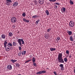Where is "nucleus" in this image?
Returning <instances> with one entry per match:
<instances>
[{"label": "nucleus", "mask_w": 75, "mask_h": 75, "mask_svg": "<svg viewBox=\"0 0 75 75\" xmlns=\"http://www.w3.org/2000/svg\"><path fill=\"white\" fill-rule=\"evenodd\" d=\"M58 59L59 62L64 63V59H62V53H59L58 55Z\"/></svg>", "instance_id": "obj_1"}, {"label": "nucleus", "mask_w": 75, "mask_h": 75, "mask_svg": "<svg viewBox=\"0 0 75 75\" xmlns=\"http://www.w3.org/2000/svg\"><path fill=\"white\" fill-rule=\"evenodd\" d=\"M18 42L20 46H21V42H22V44H24V40H23V39H18Z\"/></svg>", "instance_id": "obj_2"}, {"label": "nucleus", "mask_w": 75, "mask_h": 75, "mask_svg": "<svg viewBox=\"0 0 75 75\" xmlns=\"http://www.w3.org/2000/svg\"><path fill=\"white\" fill-rule=\"evenodd\" d=\"M11 2H12L11 0H6V4L8 6H9L11 4Z\"/></svg>", "instance_id": "obj_3"}, {"label": "nucleus", "mask_w": 75, "mask_h": 75, "mask_svg": "<svg viewBox=\"0 0 75 75\" xmlns=\"http://www.w3.org/2000/svg\"><path fill=\"white\" fill-rule=\"evenodd\" d=\"M11 22L12 23H14L17 21V19H16V18L14 17H12L11 19Z\"/></svg>", "instance_id": "obj_4"}, {"label": "nucleus", "mask_w": 75, "mask_h": 75, "mask_svg": "<svg viewBox=\"0 0 75 75\" xmlns=\"http://www.w3.org/2000/svg\"><path fill=\"white\" fill-rule=\"evenodd\" d=\"M69 26L71 27H73L74 26V22L73 21H70L69 23Z\"/></svg>", "instance_id": "obj_5"}, {"label": "nucleus", "mask_w": 75, "mask_h": 75, "mask_svg": "<svg viewBox=\"0 0 75 75\" xmlns=\"http://www.w3.org/2000/svg\"><path fill=\"white\" fill-rule=\"evenodd\" d=\"M4 48L6 49V51H10V47L9 46H8V45H7V46L4 47Z\"/></svg>", "instance_id": "obj_6"}, {"label": "nucleus", "mask_w": 75, "mask_h": 75, "mask_svg": "<svg viewBox=\"0 0 75 75\" xmlns=\"http://www.w3.org/2000/svg\"><path fill=\"white\" fill-rule=\"evenodd\" d=\"M7 68L9 70H11L12 69V66L11 64H9L7 66Z\"/></svg>", "instance_id": "obj_7"}, {"label": "nucleus", "mask_w": 75, "mask_h": 75, "mask_svg": "<svg viewBox=\"0 0 75 75\" xmlns=\"http://www.w3.org/2000/svg\"><path fill=\"white\" fill-rule=\"evenodd\" d=\"M61 10L62 13H63L65 12V11L66 10V9L65 8L63 7L61 9Z\"/></svg>", "instance_id": "obj_8"}, {"label": "nucleus", "mask_w": 75, "mask_h": 75, "mask_svg": "<svg viewBox=\"0 0 75 75\" xmlns=\"http://www.w3.org/2000/svg\"><path fill=\"white\" fill-rule=\"evenodd\" d=\"M59 66L61 67V70H62V71L64 70V65H63V64H61Z\"/></svg>", "instance_id": "obj_9"}, {"label": "nucleus", "mask_w": 75, "mask_h": 75, "mask_svg": "<svg viewBox=\"0 0 75 75\" xmlns=\"http://www.w3.org/2000/svg\"><path fill=\"white\" fill-rule=\"evenodd\" d=\"M18 5V3L17 2H15L14 3H13V7H16L17 6V5Z\"/></svg>", "instance_id": "obj_10"}, {"label": "nucleus", "mask_w": 75, "mask_h": 75, "mask_svg": "<svg viewBox=\"0 0 75 75\" xmlns=\"http://www.w3.org/2000/svg\"><path fill=\"white\" fill-rule=\"evenodd\" d=\"M39 3L40 4H43L44 3V0H39Z\"/></svg>", "instance_id": "obj_11"}, {"label": "nucleus", "mask_w": 75, "mask_h": 75, "mask_svg": "<svg viewBox=\"0 0 75 75\" xmlns=\"http://www.w3.org/2000/svg\"><path fill=\"white\" fill-rule=\"evenodd\" d=\"M7 42L6 41H5L4 42V47H6L8 45H7Z\"/></svg>", "instance_id": "obj_12"}, {"label": "nucleus", "mask_w": 75, "mask_h": 75, "mask_svg": "<svg viewBox=\"0 0 75 75\" xmlns=\"http://www.w3.org/2000/svg\"><path fill=\"white\" fill-rule=\"evenodd\" d=\"M67 32L68 33L69 35H71L72 34V33L71 31H69V30H68Z\"/></svg>", "instance_id": "obj_13"}, {"label": "nucleus", "mask_w": 75, "mask_h": 75, "mask_svg": "<svg viewBox=\"0 0 75 75\" xmlns=\"http://www.w3.org/2000/svg\"><path fill=\"white\" fill-rule=\"evenodd\" d=\"M23 20L24 22H26L27 23H29L30 22V21L28 20H27L25 18H23Z\"/></svg>", "instance_id": "obj_14"}, {"label": "nucleus", "mask_w": 75, "mask_h": 75, "mask_svg": "<svg viewBox=\"0 0 75 75\" xmlns=\"http://www.w3.org/2000/svg\"><path fill=\"white\" fill-rule=\"evenodd\" d=\"M45 37L46 39H48V38H49V37H50V36H49V35H48V34L45 35Z\"/></svg>", "instance_id": "obj_15"}, {"label": "nucleus", "mask_w": 75, "mask_h": 75, "mask_svg": "<svg viewBox=\"0 0 75 75\" xmlns=\"http://www.w3.org/2000/svg\"><path fill=\"white\" fill-rule=\"evenodd\" d=\"M6 37V35H4V34H2L1 35V38L2 39H5Z\"/></svg>", "instance_id": "obj_16"}, {"label": "nucleus", "mask_w": 75, "mask_h": 75, "mask_svg": "<svg viewBox=\"0 0 75 75\" xmlns=\"http://www.w3.org/2000/svg\"><path fill=\"white\" fill-rule=\"evenodd\" d=\"M50 50L51 51H55L56 49L55 48H50Z\"/></svg>", "instance_id": "obj_17"}, {"label": "nucleus", "mask_w": 75, "mask_h": 75, "mask_svg": "<svg viewBox=\"0 0 75 75\" xmlns=\"http://www.w3.org/2000/svg\"><path fill=\"white\" fill-rule=\"evenodd\" d=\"M11 61L13 63H14L15 62L17 61V60L12 59L11 60Z\"/></svg>", "instance_id": "obj_18"}, {"label": "nucleus", "mask_w": 75, "mask_h": 75, "mask_svg": "<svg viewBox=\"0 0 75 75\" xmlns=\"http://www.w3.org/2000/svg\"><path fill=\"white\" fill-rule=\"evenodd\" d=\"M70 41H73L74 40H73V38L72 37V36H70Z\"/></svg>", "instance_id": "obj_19"}, {"label": "nucleus", "mask_w": 75, "mask_h": 75, "mask_svg": "<svg viewBox=\"0 0 75 75\" xmlns=\"http://www.w3.org/2000/svg\"><path fill=\"white\" fill-rule=\"evenodd\" d=\"M45 12L46 13L47 15V16H48V15H49V11H48V10H46Z\"/></svg>", "instance_id": "obj_20"}, {"label": "nucleus", "mask_w": 75, "mask_h": 75, "mask_svg": "<svg viewBox=\"0 0 75 75\" xmlns=\"http://www.w3.org/2000/svg\"><path fill=\"white\" fill-rule=\"evenodd\" d=\"M8 46H10V47H12V46H13L12 43H10L9 42L8 43Z\"/></svg>", "instance_id": "obj_21"}, {"label": "nucleus", "mask_w": 75, "mask_h": 75, "mask_svg": "<svg viewBox=\"0 0 75 75\" xmlns=\"http://www.w3.org/2000/svg\"><path fill=\"white\" fill-rule=\"evenodd\" d=\"M38 17L37 15H35L32 16L33 18H37Z\"/></svg>", "instance_id": "obj_22"}, {"label": "nucleus", "mask_w": 75, "mask_h": 75, "mask_svg": "<svg viewBox=\"0 0 75 75\" xmlns=\"http://www.w3.org/2000/svg\"><path fill=\"white\" fill-rule=\"evenodd\" d=\"M22 54V52L20 51L19 53H18V55L19 56V57H21Z\"/></svg>", "instance_id": "obj_23"}, {"label": "nucleus", "mask_w": 75, "mask_h": 75, "mask_svg": "<svg viewBox=\"0 0 75 75\" xmlns=\"http://www.w3.org/2000/svg\"><path fill=\"white\" fill-rule=\"evenodd\" d=\"M38 22H40L39 19H38V20L35 22V24L36 25H37L38 24Z\"/></svg>", "instance_id": "obj_24"}, {"label": "nucleus", "mask_w": 75, "mask_h": 75, "mask_svg": "<svg viewBox=\"0 0 75 75\" xmlns=\"http://www.w3.org/2000/svg\"><path fill=\"white\" fill-rule=\"evenodd\" d=\"M25 54H26V51H24L23 52L22 55H25Z\"/></svg>", "instance_id": "obj_25"}, {"label": "nucleus", "mask_w": 75, "mask_h": 75, "mask_svg": "<svg viewBox=\"0 0 75 75\" xmlns=\"http://www.w3.org/2000/svg\"><path fill=\"white\" fill-rule=\"evenodd\" d=\"M32 62H35V57H33V58Z\"/></svg>", "instance_id": "obj_26"}, {"label": "nucleus", "mask_w": 75, "mask_h": 75, "mask_svg": "<svg viewBox=\"0 0 75 75\" xmlns=\"http://www.w3.org/2000/svg\"><path fill=\"white\" fill-rule=\"evenodd\" d=\"M9 35L10 36V37H12V36L13 35V33L11 32H10L9 33Z\"/></svg>", "instance_id": "obj_27"}, {"label": "nucleus", "mask_w": 75, "mask_h": 75, "mask_svg": "<svg viewBox=\"0 0 75 75\" xmlns=\"http://www.w3.org/2000/svg\"><path fill=\"white\" fill-rule=\"evenodd\" d=\"M26 16V14H25V12H23L22 14V16L23 17H25Z\"/></svg>", "instance_id": "obj_28"}, {"label": "nucleus", "mask_w": 75, "mask_h": 75, "mask_svg": "<svg viewBox=\"0 0 75 75\" xmlns=\"http://www.w3.org/2000/svg\"><path fill=\"white\" fill-rule=\"evenodd\" d=\"M42 74L41 73V71H40L39 72H38L36 73V74H37V75H39V74Z\"/></svg>", "instance_id": "obj_29"}, {"label": "nucleus", "mask_w": 75, "mask_h": 75, "mask_svg": "<svg viewBox=\"0 0 75 75\" xmlns=\"http://www.w3.org/2000/svg\"><path fill=\"white\" fill-rule=\"evenodd\" d=\"M70 3L71 5H72L74 4V2L71 0L70 1Z\"/></svg>", "instance_id": "obj_30"}, {"label": "nucleus", "mask_w": 75, "mask_h": 75, "mask_svg": "<svg viewBox=\"0 0 75 75\" xmlns=\"http://www.w3.org/2000/svg\"><path fill=\"white\" fill-rule=\"evenodd\" d=\"M13 46H16V42H13Z\"/></svg>", "instance_id": "obj_31"}, {"label": "nucleus", "mask_w": 75, "mask_h": 75, "mask_svg": "<svg viewBox=\"0 0 75 75\" xmlns=\"http://www.w3.org/2000/svg\"><path fill=\"white\" fill-rule=\"evenodd\" d=\"M16 66L17 67H19L20 66V64L18 63H16Z\"/></svg>", "instance_id": "obj_32"}, {"label": "nucleus", "mask_w": 75, "mask_h": 75, "mask_svg": "<svg viewBox=\"0 0 75 75\" xmlns=\"http://www.w3.org/2000/svg\"><path fill=\"white\" fill-rule=\"evenodd\" d=\"M33 65L34 66V67H36L37 66V64H36V63H35V62H33Z\"/></svg>", "instance_id": "obj_33"}, {"label": "nucleus", "mask_w": 75, "mask_h": 75, "mask_svg": "<svg viewBox=\"0 0 75 75\" xmlns=\"http://www.w3.org/2000/svg\"><path fill=\"white\" fill-rule=\"evenodd\" d=\"M41 72L42 74H44V73H45L46 72V71L44 70H43L42 71H41Z\"/></svg>", "instance_id": "obj_34"}, {"label": "nucleus", "mask_w": 75, "mask_h": 75, "mask_svg": "<svg viewBox=\"0 0 75 75\" xmlns=\"http://www.w3.org/2000/svg\"><path fill=\"white\" fill-rule=\"evenodd\" d=\"M67 58H64V61L66 62H67Z\"/></svg>", "instance_id": "obj_35"}, {"label": "nucleus", "mask_w": 75, "mask_h": 75, "mask_svg": "<svg viewBox=\"0 0 75 75\" xmlns=\"http://www.w3.org/2000/svg\"><path fill=\"white\" fill-rule=\"evenodd\" d=\"M51 29L50 28H49V29H48L47 30V32H50V31H51Z\"/></svg>", "instance_id": "obj_36"}, {"label": "nucleus", "mask_w": 75, "mask_h": 75, "mask_svg": "<svg viewBox=\"0 0 75 75\" xmlns=\"http://www.w3.org/2000/svg\"><path fill=\"white\" fill-rule=\"evenodd\" d=\"M59 40H60V38H59V37H57V41H58Z\"/></svg>", "instance_id": "obj_37"}, {"label": "nucleus", "mask_w": 75, "mask_h": 75, "mask_svg": "<svg viewBox=\"0 0 75 75\" xmlns=\"http://www.w3.org/2000/svg\"><path fill=\"white\" fill-rule=\"evenodd\" d=\"M66 53L67 54H68L69 53V51L68 50H66Z\"/></svg>", "instance_id": "obj_38"}, {"label": "nucleus", "mask_w": 75, "mask_h": 75, "mask_svg": "<svg viewBox=\"0 0 75 75\" xmlns=\"http://www.w3.org/2000/svg\"><path fill=\"white\" fill-rule=\"evenodd\" d=\"M53 73L55 75H58V74L56 73V71H54Z\"/></svg>", "instance_id": "obj_39"}, {"label": "nucleus", "mask_w": 75, "mask_h": 75, "mask_svg": "<svg viewBox=\"0 0 75 75\" xmlns=\"http://www.w3.org/2000/svg\"><path fill=\"white\" fill-rule=\"evenodd\" d=\"M55 4H56L57 5H60V4L59 3H56Z\"/></svg>", "instance_id": "obj_40"}, {"label": "nucleus", "mask_w": 75, "mask_h": 75, "mask_svg": "<svg viewBox=\"0 0 75 75\" xmlns=\"http://www.w3.org/2000/svg\"><path fill=\"white\" fill-rule=\"evenodd\" d=\"M12 29H14L15 27V26H14V25H13L12 26Z\"/></svg>", "instance_id": "obj_41"}, {"label": "nucleus", "mask_w": 75, "mask_h": 75, "mask_svg": "<svg viewBox=\"0 0 75 75\" xmlns=\"http://www.w3.org/2000/svg\"><path fill=\"white\" fill-rule=\"evenodd\" d=\"M19 50H20V51H21V47H19Z\"/></svg>", "instance_id": "obj_42"}, {"label": "nucleus", "mask_w": 75, "mask_h": 75, "mask_svg": "<svg viewBox=\"0 0 75 75\" xmlns=\"http://www.w3.org/2000/svg\"><path fill=\"white\" fill-rule=\"evenodd\" d=\"M54 6H55V8H58V6L57 5H55Z\"/></svg>", "instance_id": "obj_43"}, {"label": "nucleus", "mask_w": 75, "mask_h": 75, "mask_svg": "<svg viewBox=\"0 0 75 75\" xmlns=\"http://www.w3.org/2000/svg\"><path fill=\"white\" fill-rule=\"evenodd\" d=\"M56 0H52V2H54V1H56Z\"/></svg>", "instance_id": "obj_44"}, {"label": "nucleus", "mask_w": 75, "mask_h": 75, "mask_svg": "<svg viewBox=\"0 0 75 75\" xmlns=\"http://www.w3.org/2000/svg\"><path fill=\"white\" fill-rule=\"evenodd\" d=\"M31 60H32V59H30L28 60V61H29V62H30V61H31Z\"/></svg>", "instance_id": "obj_45"}, {"label": "nucleus", "mask_w": 75, "mask_h": 75, "mask_svg": "<svg viewBox=\"0 0 75 75\" xmlns=\"http://www.w3.org/2000/svg\"><path fill=\"white\" fill-rule=\"evenodd\" d=\"M72 57V56H71V55H70V56H69V58H71Z\"/></svg>", "instance_id": "obj_46"}, {"label": "nucleus", "mask_w": 75, "mask_h": 75, "mask_svg": "<svg viewBox=\"0 0 75 75\" xmlns=\"http://www.w3.org/2000/svg\"><path fill=\"white\" fill-rule=\"evenodd\" d=\"M28 62V61H27H27H26V62H25V63H27Z\"/></svg>", "instance_id": "obj_47"}, {"label": "nucleus", "mask_w": 75, "mask_h": 75, "mask_svg": "<svg viewBox=\"0 0 75 75\" xmlns=\"http://www.w3.org/2000/svg\"><path fill=\"white\" fill-rule=\"evenodd\" d=\"M74 73H75V68L74 70Z\"/></svg>", "instance_id": "obj_48"}, {"label": "nucleus", "mask_w": 75, "mask_h": 75, "mask_svg": "<svg viewBox=\"0 0 75 75\" xmlns=\"http://www.w3.org/2000/svg\"><path fill=\"white\" fill-rule=\"evenodd\" d=\"M51 2L52 1V0H49Z\"/></svg>", "instance_id": "obj_49"}, {"label": "nucleus", "mask_w": 75, "mask_h": 75, "mask_svg": "<svg viewBox=\"0 0 75 75\" xmlns=\"http://www.w3.org/2000/svg\"><path fill=\"white\" fill-rule=\"evenodd\" d=\"M49 69V68H47L46 69Z\"/></svg>", "instance_id": "obj_50"}, {"label": "nucleus", "mask_w": 75, "mask_h": 75, "mask_svg": "<svg viewBox=\"0 0 75 75\" xmlns=\"http://www.w3.org/2000/svg\"><path fill=\"white\" fill-rule=\"evenodd\" d=\"M27 61L28 62H29V61H28V60H27Z\"/></svg>", "instance_id": "obj_51"}]
</instances>
